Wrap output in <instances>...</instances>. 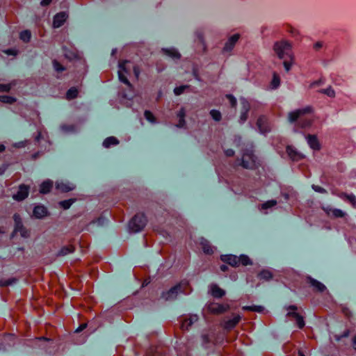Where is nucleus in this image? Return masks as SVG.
Segmentation results:
<instances>
[{"label":"nucleus","instance_id":"nucleus-1","mask_svg":"<svg viewBox=\"0 0 356 356\" xmlns=\"http://www.w3.org/2000/svg\"><path fill=\"white\" fill-rule=\"evenodd\" d=\"M293 44L289 40L282 39L274 42L273 49L279 59H283L286 54L288 59L283 61L284 70L288 72L295 63V55L292 51Z\"/></svg>","mask_w":356,"mask_h":356},{"label":"nucleus","instance_id":"nucleus-2","mask_svg":"<svg viewBox=\"0 0 356 356\" xmlns=\"http://www.w3.org/2000/svg\"><path fill=\"white\" fill-rule=\"evenodd\" d=\"M229 309L230 306L227 303L209 302L206 304L202 314L204 317L206 314L220 315L225 313Z\"/></svg>","mask_w":356,"mask_h":356},{"label":"nucleus","instance_id":"nucleus-3","mask_svg":"<svg viewBox=\"0 0 356 356\" xmlns=\"http://www.w3.org/2000/svg\"><path fill=\"white\" fill-rule=\"evenodd\" d=\"M257 157L254 154V151L249 149H245L242 156L240 165L243 169H256L259 164L257 163Z\"/></svg>","mask_w":356,"mask_h":356},{"label":"nucleus","instance_id":"nucleus-4","mask_svg":"<svg viewBox=\"0 0 356 356\" xmlns=\"http://www.w3.org/2000/svg\"><path fill=\"white\" fill-rule=\"evenodd\" d=\"M144 218V213H142L140 216H138V214L134 216L128 224L129 232L134 234L140 232L146 225Z\"/></svg>","mask_w":356,"mask_h":356},{"label":"nucleus","instance_id":"nucleus-5","mask_svg":"<svg viewBox=\"0 0 356 356\" xmlns=\"http://www.w3.org/2000/svg\"><path fill=\"white\" fill-rule=\"evenodd\" d=\"M130 61L127 59L119 60L118 75L120 82L128 86H131L132 85L127 76V74H129V69L127 66V64Z\"/></svg>","mask_w":356,"mask_h":356},{"label":"nucleus","instance_id":"nucleus-6","mask_svg":"<svg viewBox=\"0 0 356 356\" xmlns=\"http://www.w3.org/2000/svg\"><path fill=\"white\" fill-rule=\"evenodd\" d=\"M286 309L289 310L286 316L293 318L296 321V326L300 330L303 329L305 326V321L304 316L299 312H297L298 307L295 305H291L288 306Z\"/></svg>","mask_w":356,"mask_h":356},{"label":"nucleus","instance_id":"nucleus-7","mask_svg":"<svg viewBox=\"0 0 356 356\" xmlns=\"http://www.w3.org/2000/svg\"><path fill=\"white\" fill-rule=\"evenodd\" d=\"M286 153L287 154L290 160L292 161H298L300 160L305 159L306 157L304 154L298 152L291 145H287L286 146Z\"/></svg>","mask_w":356,"mask_h":356},{"label":"nucleus","instance_id":"nucleus-8","mask_svg":"<svg viewBox=\"0 0 356 356\" xmlns=\"http://www.w3.org/2000/svg\"><path fill=\"white\" fill-rule=\"evenodd\" d=\"M256 125L261 134H266L270 131V127L265 115H261L258 118Z\"/></svg>","mask_w":356,"mask_h":356},{"label":"nucleus","instance_id":"nucleus-9","mask_svg":"<svg viewBox=\"0 0 356 356\" xmlns=\"http://www.w3.org/2000/svg\"><path fill=\"white\" fill-rule=\"evenodd\" d=\"M220 260L225 264L232 267L236 268L239 266L238 257L232 254H221Z\"/></svg>","mask_w":356,"mask_h":356},{"label":"nucleus","instance_id":"nucleus-10","mask_svg":"<svg viewBox=\"0 0 356 356\" xmlns=\"http://www.w3.org/2000/svg\"><path fill=\"white\" fill-rule=\"evenodd\" d=\"M181 318V329L187 330L197 320V315L192 314L188 316L182 315Z\"/></svg>","mask_w":356,"mask_h":356},{"label":"nucleus","instance_id":"nucleus-11","mask_svg":"<svg viewBox=\"0 0 356 356\" xmlns=\"http://www.w3.org/2000/svg\"><path fill=\"white\" fill-rule=\"evenodd\" d=\"M309 147L314 151H319L321 149V144L317 135L308 134L305 136Z\"/></svg>","mask_w":356,"mask_h":356},{"label":"nucleus","instance_id":"nucleus-12","mask_svg":"<svg viewBox=\"0 0 356 356\" xmlns=\"http://www.w3.org/2000/svg\"><path fill=\"white\" fill-rule=\"evenodd\" d=\"M242 317L238 314H233V318L227 320L223 325L224 330L230 331L234 329L241 321Z\"/></svg>","mask_w":356,"mask_h":356},{"label":"nucleus","instance_id":"nucleus-13","mask_svg":"<svg viewBox=\"0 0 356 356\" xmlns=\"http://www.w3.org/2000/svg\"><path fill=\"white\" fill-rule=\"evenodd\" d=\"M240 38L241 34L238 33H234L229 36L223 47V50L225 51H231L234 48Z\"/></svg>","mask_w":356,"mask_h":356},{"label":"nucleus","instance_id":"nucleus-14","mask_svg":"<svg viewBox=\"0 0 356 356\" xmlns=\"http://www.w3.org/2000/svg\"><path fill=\"white\" fill-rule=\"evenodd\" d=\"M29 186H26L24 184H22L19 187V191L15 195H13V197L14 200L19 202L24 200L27 197L29 194Z\"/></svg>","mask_w":356,"mask_h":356},{"label":"nucleus","instance_id":"nucleus-15","mask_svg":"<svg viewBox=\"0 0 356 356\" xmlns=\"http://www.w3.org/2000/svg\"><path fill=\"white\" fill-rule=\"evenodd\" d=\"M68 14L66 12H60L57 13L53 20V27L58 28L61 26L67 19Z\"/></svg>","mask_w":356,"mask_h":356},{"label":"nucleus","instance_id":"nucleus-16","mask_svg":"<svg viewBox=\"0 0 356 356\" xmlns=\"http://www.w3.org/2000/svg\"><path fill=\"white\" fill-rule=\"evenodd\" d=\"M307 280L310 286L314 288V290L316 292L323 293L326 290L325 285L318 280L314 279L310 276L307 277Z\"/></svg>","mask_w":356,"mask_h":356},{"label":"nucleus","instance_id":"nucleus-17","mask_svg":"<svg viewBox=\"0 0 356 356\" xmlns=\"http://www.w3.org/2000/svg\"><path fill=\"white\" fill-rule=\"evenodd\" d=\"M251 108L250 102L245 99L242 100V109L243 111L241 113L239 121L240 122H245L248 118V113Z\"/></svg>","mask_w":356,"mask_h":356},{"label":"nucleus","instance_id":"nucleus-18","mask_svg":"<svg viewBox=\"0 0 356 356\" xmlns=\"http://www.w3.org/2000/svg\"><path fill=\"white\" fill-rule=\"evenodd\" d=\"M210 293L213 298H222L225 296L226 292L217 284H212L211 285Z\"/></svg>","mask_w":356,"mask_h":356},{"label":"nucleus","instance_id":"nucleus-19","mask_svg":"<svg viewBox=\"0 0 356 356\" xmlns=\"http://www.w3.org/2000/svg\"><path fill=\"white\" fill-rule=\"evenodd\" d=\"M161 50L165 55L172 59L179 60L181 57V55L179 53V51L175 48H163Z\"/></svg>","mask_w":356,"mask_h":356},{"label":"nucleus","instance_id":"nucleus-20","mask_svg":"<svg viewBox=\"0 0 356 356\" xmlns=\"http://www.w3.org/2000/svg\"><path fill=\"white\" fill-rule=\"evenodd\" d=\"M177 116L178 118V122L176 124L177 128H184L186 125V122L185 120L186 118V111L184 107H181L178 111Z\"/></svg>","mask_w":356,"mask_h":356},{"label":"nucleus","instance_id":"nucleus-21","mask_svg":"<svg viewBox=\"0 0 356 356\" xmlns=\"http://www.w3.org/2000/svg\"><path fill=\"white\" fill-rule=\"evenodd\" d=\"M339 196L348 201L350 204H351L353 207L356 208V197L355 195L341 192Z\"/></svg>","mask_w":356,"mask_h":356},{"label":"nucleus","instance_id":"nucleus-22","mask_svg":"<svg viewBox=\"0 0 356 356\" xmlns=\"http://www.w3.org/2000/svg\"><path fill=\"white\" fill-rule=\"evenodd\" d=\"M120 143V140L115 136H108L103 141V146L105 148H109L112 145H117Z\"/></svg>","mask_w":356,"mask_h":356},{"label":"nucleus","instance_id":"nucleus-23","mask_svg":"<svg viewBox=\"0 0 356 356\" xmlns=\"http://www.w3.org/2000/svg\"><path fill=\"white\" fill-rule=\"evenodd\" d=\"M242 309L243 311H246V312L263 313L264 311L265 310V308L262 305H252L243 306L242 307Z\"/></svg>","mask_w":356,"mask_h":356},{"label":"nucleus","instance_id":"nucleus-24","mask_svg":"<svg viewBox=\"0 0 356 356\" xmlns=\"http://www.w3.org/2000/svg\"><path fill=\"white\" fill-rule=\"evenodd\" d=\"M181 283L179 282L176 284L175 285L170 287L168 291H167V294L168 297H172V296H177L179 292H183V291L181 289Z\"/></svg>","mask_w":356,"mask_h":356},{"label":"nucleus","instance_id":"nucleus-25","mask_svg":"<svg viewBox=\"0 0 356 356\" xmlns=\"http://www.w3.org/2000/svg\"><path fill=\"white\" fill-rule=\"evenodd\" d=\"M53 187V182L51 181H45L42 182L40 187V193L42 194H46L50 192Z\"/></svg>","mask_w":356,"mask_h":356},{"label":"nucleus","instance_id":"nucleus-26","mask_svg":"<svg viewBox=\"0 0 356 356\" xmlns=\"http://www.w3.org/2000/svg\"><path fill=\"white\" fill-rule=\"evenodd\" d=\"M301 114L298 109L290 112L288 115V121L290 123H296L298 119L301 117Z\"/></svg>","mask_w":356,"mask_h":356},{"label":"nucleus","instance_id":"nucleus-27","mask_svg":"<svg viewBox=\"0 0 356 356\" xmlns=\"http://www.w3.org/2000/svg\"><path fill=\"white\" fill-rule=\"evenodd\" d=\"M47 209L44 206H36L33 210V214L36 218H42L47 215Z\"/></svg>","mask_w":356,"mask_h":356},{"label":"nucleus","instance_id":"nucleus-28","mask_svg":"<svg viewBox=\"0 0 356 356\" xmlns=\"http://www.w3.org/2000/svg\"><path fill=\"white\" fill-rule=\"evenodd\" d=\"M79 90L76 87L70 88L65 94V98L67 100H72L75 99L79 95Z\"/></svg>","mask_w":356,"mask_h":356},{"label":"nucleus","instance_id":"nucleus-29","mask_svg":"<svg viewBox=\"0 0 356 356\" xmlns=\"http://www.w3.org/2000/svg\"><path fill=\"white\" fill-rule=\"evenodd\" d=\"M239 265L241 264L243 266H248L252 265L253 262L249 256L246 254H241L238 257Z\"/></svg>","mask_w":356,"mask_h":356},{"label":"nucleus","instance_id":"nucleus-30","mask_svg":"<svg viewBox=\"0 0 356 356\" xmlns=\"http://www.w3.org/2000/svg\"><path fill=\"white\" fill-rule=\"evenodd\" d=\"M145 118L150 123L155 124L157 122V118L149 110H145L144 112Z\"/></svg>","mask_w":356,"mask_h":356},{"label":"nucleus","instance_id":"nucleus-31","mask_svg":"<svg viewBox=\"0 0 356 356\" xmlns=\"http://www.w3.org/2000/svg\"><path fill=\"white\" fill-rule=\"evenodd\" d=\"M56 188L61 193H67L74 189V187L64 183H57Z\"/></svg>","mask_w":356,"mask_h":356},{"label":"nucleus","instance_id":"nucleus-32","mask_svg":"<svg viewBox=\"0 0 356 356\" xmlns=\"http://www.w3.org/2000/svg\"><path fill=\"white\" fill-rule=\"evenodd\" d=\"M259 275L261 279L266 281H269L273 277V273L268 269H262L259 273Z\"/></svg>","mask_w":356,"mask_h":356},{"label":"nucleus","instance_id":"nucleus-33","mask_svg":"<svg viewBox=\"0 0 356 356\" xmlns=\"http://www.w3.org/2000/svg\"><path fill=\"white\" fill-rule=\"evenodd\" d=\"M280 84V77L276 72H274L272 81L270 82V87L272 89H276L279 87Z\"/></svg>","mask_w":356,"mask_h":356},{"label":"nucleus","instance_id":"nucleus-34","mask_svg":"<svg viewBox=\"0 0 356 356\" xmlns=\"http://www.w3.org/2000/svg\"><path fill=\"white\" fill-rule=\"evenodd\" d=\"M277 204L276 200H269L261 204V209L266 210L275 207Z\"/></svg>","mask_w":356,"mask_h":356},{"label":"nucleus","instance_id":"nucleus-35","mask_svg":"<svg viewBox=\"0 0 356 356\" xmlns=\"http://www.w3.org/2000/svg\"><path fill=\"white\" fill-rule=\"evenodd\" d=\"M209 114L211 117V118L215 122H220L222 120V114L220 111L216 109H212L210 111Z\"/></svg>","mask_w":356,"mask_h":356},{"label":"nucleus","instance_id":"nucleus-36","mask_svg":"<svg viewBox=\"0 0 356 356\" xmlns=\"http://www.w3.org/2000/svg\"><path fill=\"white\" fill-rule=\"evenodd\" d=\"M201 245H202V251L205 254H207V255L213 254V248H212L211 245H210L207 241L202 242Z\"/></svg>","mask_w":356,"mask_h":356},{"label":"nucleus","instance_id":"nucleus-37","mask_svg":"<svg viewBox=\"0 0 356 356\" xmlns=\"http://www.w3.org/2000/svg\"><path fill=\"white\" fill-rule=\"evenodd\" d=\"M188 88H189L188 85L182 84L179 86H176L173 90V92H174L175 95L179 96V95H181V94H183L185 92L186 89H187Z\"/></svg>","mask_w":356,"mask_h":356},{"label":"nucleus","instance_id":"nucleus-38","mask_svg":"<svg viewBox=\"0 0 356 356\" xmlns=\"http://www.w3.org/2000/svg\"><path fill=\"white\" fill-rule=\"evenodd\" d=\"M31 33L29 30L23 31L19 34V38L24 42H29L31 40Z\"/></svg>","mask_w":356,"mask_h":356},{"label":"nucleus","instance_id":"nucleus-39","mask_svg":"<svg viewBox=\"0 0 356 356\" xmlns=\"http://www.w3.org/2000/svg\"><path fill=\"white\" fill-rule=\"evenodd\" d=\"M332 216L334 218H343L346 216V213L339 209H332Z\"/></svg>","mask_w":356,"mask_h":356},{"label":"nucleus","instance_id":"nucleus-40","mask_svg":"<svg viewBox=\"0 0 356 356\" xmlns=\"http://www.w3.org/2000/svg\"><path fill=\"white\" fill-rule=\"evenodd\" d=\"M74 247L72 245H67V246L63 248L59 253L58 254V256H64L67 254V253H70L74 252Z\"/></svg>","mask_w":356,"mask_h":356},{"label":"nucleus","instance_id":"nucleus-41","mask_svg":"<svg viewBox=\"0 0 356 356\" xmlns=\"http://www.w3.org/2000/svg\"><path fill=\"white\" fill-rule=\"evenodd\" d=\"M197 41L202 47V52H206L207 50V46L204 40V37L203 33H199L197 34Z\"/></svg>","mask_w":356,"mask_h":356},{"label":"nucleus","instance_id":"nucleus-42","mask_svg":"<svg viewBox=\"0 0 356 356\" xmlns=\"http://www.w3.org/2000/svg\"><path fill=\"white\" fill-rule=\"evenodd\" d=\"M0 102L4 104H12L16 102V99L7 95H0Z\"/></svg>","mask_w":356,"mask_h":356},{"label":"nucleus","instance_id":"nucleus-43","mask_svg":"<svg viewBox=\"0 0 356 356\" xmlns=\"http://www.w3.org/2000/svg\"><path fill=\"white\" fill-rule=\"evenodd\" d=\"M15 222V229H23V224L22 222V219L19 214L15 213L13 216Z\"/></svg>","mask_w":356,"mask_h":356},{"label":"nucleus","instance_id":"nucleus-44","mask_svg":"<svg viewBox=\"0 0 356 356\" xmlns=\"http://www.w3.org/2000/svg\"><path fill=\"white\" fill-rule=\"evenodd\" d=\"M75 201V199H70L67 200H63L58 203L60 207L63 208V209H67L70 207V206L74 203Z\"/></svg>","mask_w":356,"mask_h":356},{"label":"nucleus","instance_id":"nucleus-45","mask_svg":"<svg viewBox=\"0 0 356 356\" xmlns=\"http://www.w3.org/2000/svg\"><path fill=\"white\" fill-rule=\"evenodd\" d=\"M225 97L229 100V105L232 108H235L237 105V99L232 94H227Z\"/></svg>","mask_w":356,"mask_h":356},{"label":"nucleus","instance_id":"nucleus-46","mask_svg":"<svg viewBox=\"0 0 356 356\" xmlns=\"http://www.w3.org/2000/svg\"><path fill=\"white\" fill-rule=\"evenodd\" d=\"M320 92L330 97H334L335 96V92L333 89H332L331 86H329L325 89H322Z\"/></svg>","mask_w":356,"mask_h":356},{"label":"nucleus","instance_id":"nucleus-47","mask_svg":"<svg viewBox=\"0 0 356 356\" xmlns=\"http://www.w3.org/2000/svg\"><path fill=\"white\" fill-rule=\"evenodd\" d=\"M53 65H54V67L56 70V71L57 72H61L64 70H65V67L60 63H59L57 60H53Z\"/></svg>","mask_w":356,"mask_h":356},{"label":"nucleus","instance_id":"nucleus-48","mask_svg":"<svg viewBox=\"0 0 356 356\" xmlns=\"http://www.w3.org/2000/svg\"><path fill=\"white\" fill-rule=\"evenodd\" d=\"M312 120L311 119H302L301 120V121L300 122V127L302 128V129H305V128H307V127H309L312 126Z\"/></svg>","mask_w":356,"mask_h":356},{"label":"nucleus","instance_id":"nucleus-49","mask_svg":"<svg viewBox=\"0 0 356 356\" xmlns=\"http://www.w3.org/2000/svg\"><path fill=\"white\" fill-rule=\"evenodd\" d=\"M287 31L293 37H296L300 35L299 31L293 27L291 24H287Z\"/></svg>","mask_w":356,"mask_h":356},{"label":"nucleus","instance_id":"nucleus-50","mask_svg":"<svg viewBox=\"0 0 356 356\" xmlns=\"http://www.w3.org/2000/svg\"><path fill=\"white\" fill-rule=\"evenodd\" d=\"M13 83H8V84H0V92H8L11 88H12Z\"/></svg>","mask_w":356,"mask_h":356},{"label":"nucleus","instance_id":"nucleus-51","mask_svg":"<svg viewBox=\"0 0 356 356\" xmlns=\"http://www.w3.org/2000/svg\"><path fill=\"white\" fill-rule=\"evenodd\" d=\"M298 110L302 116L307 113H310L313 111L312 107L310 106H305V108H298Z\"/></svg>","mask_w":356,"mask_h":356},{"label":"nucleus","instance_id":"nucleus-52","mask_svg":"<svg viewBox=\"0 0 356 356\" xmlns=\"http://www.w3.org/2000/svg\"><path fill=\"white\" fill-rule=\"evenodd\" d=\"M104 217H103L102 215L99 216V217L96 218H94L92 220H90V225L91 224H95L96 222H97L99 225H102L104 222Z\"/></svg>","mask_w":356,"mask_h":356},{"label":"nucleus","instance_id":"nucleus-53","mask_svg":"<svg viewBox=\"0 0 356 356\" xmlns=\"http://www.w3.org/2000/svg\"><path fill=\"white\" fill-rule=\"evenodd\" d=\"M16 282V279L15 278H10L8 280H4V281H0V286H7L10 284H12L13 283L15 282Z\"/></svg>","mask_w":356,"mask_h":356},{"label":"nucleus","instance_id":"nucleus-54","mask_svg":"<svg viewBox=\"0 0 356 356\" xmlns=\"http://www.w3.org/2000/svg\"><path fill=\"white\" fill-rule=\"evenodd\" d=\"M312 189L315 191V192H317V193H325L327 191L326 190L320 186H316V185H312Z\"/></svg>","mask_w":356,"mask_h":356},{"label":"nucleus","instance_id":"nucleus-55","mask_svg":"<svg viewBox=\"0 0 356 356\" xmlns=\"http://www.w3.org/2000/svg\"><path fill=\"white\" fill-rule=\"evenodd\" d=\"M192 74L195 80L200 81L201 78L198 72V70L196 67H194L192 70Z\"/></svg>","mask_w":356,"mask_h":356},{"label":"nucleus","instance_id":"nucleus-56","mask_svg":"<svg viewBox=\"0 0 356 356\" xmlns=\"http://www.w3.org/2000/svg\"><path fill=\"white\" fill-rule=\"evenodd\" d=\"M234 154H235V152L234 149H227L225 151V155L227 156V157H232L234 156Z\"/></svg>","mask_w":356,"mask_h":356},{"label":"nucleus","instance_id":"nucleus-57","mask_svg":"<svg viewBox=\"0 0 356 356\" xmlns=\"http://www.w3.org/2000/svg\"><path fill=\"white\" fill-rule=\"evenodd\" d=\"M20 232V234L23 237H27L29 236V233L27 230L25 229V228L23 227V229H15V232Z\"/></svg>","mask_w":356,"mask_h":356},{"label":"nucleus","instance_id":"nucleus-58","mask_svg":"<svg viewBox=\"0 0 356 356\" xmlns=\"http://www.w3.org/2000/svg\"><path fill=\"white\" fill-rule=\"evenodd\" d=\"M322 47H323V42L321 41H317L313 45V48L316 51H318L321 48H322Z\"/></svg>","mask_w":356,"mask_h":356},{"label":"nucleus","instance_id":"nucleus-59","mask_svg":"<svg viewBox=\"0 0 356 356\" xmlns=\"http://www.w3.org/2000/svg\"><path fill=\"white\" fill-rule=\"evenodd\" d=\"M150 282H151V278L149 276L145 278L142 282L141 288H143V287L147 286L150 283Z\"/></svg>","mask_w":356,"mask_h":356},{"label":"nucleus","instance_id":"nucleus-60","mask_svg":"<svg viewBox=\"0 0 356 356\" xmlns=\"http://www.w3.org/2000/svg\"><path fill=\"white\" fill-rule=\"evenodd\" d=\"M88 326V323H82L76 330H75V332H80L81 331L83 330L84 329H86Z\"/></svg>","mask_w":356,"mask_h":356},{"label":"nucleus","instance_id":"nucleus-61","mask_svg":"<svg viewBox=\"0 0 356 356\" xmlns=\"http://www.w3.org/2000/svg\"><path fill=\"white\" fill-rule=\"evenodd\" d=\"M133 71H134V74L135 75V76L136 78H138V76L140 74V69L138 67V66L137 65H135L134 67H133Z\"/></svg>","mask_w":356,"mask_h":356},{"label":"nucleus","instance_id":"nucleus-62","mask_svg":"<svg viewBox=\"0 0 356 356\" xmlns=\"http://www.w3.org/2000/svg\"><path fill=\"white\" fill-rule=\"evenodd\" d=\"M220 270H221L222 272L225 273V272L228 271L229 268H228L227 264H221V265L220 266Z\"/></svg>","mask_w":356,"mask_h":356},{"label":"nucleus","instance_id":"nucleus-63","mask_svg":"<svg viewBox=\"0 0 356 356\" xmlns=\"http://www.w3.org/2000/svg\"><path fill=\"white\" fill-rule=\"evenodd\" d=\"M350 334V330L348 329L345 330L341 334V337L342 338H346Z\"/></svg>","mask_w":356,"mask_h":356},{"label":"nucleus","instance_id":"nucleus-64","mask_svg":"<svg viewBox=\"0 0 356 356\" xmlns=\"http://www.w3.org/2000/svg\"><path fill=\"white\" fill-rule=\"evenodd\" d=\"M352 347L356 351V335L352 338Z\"/></svg>","mask_w":356,"mask_h":356}]
</instances>
